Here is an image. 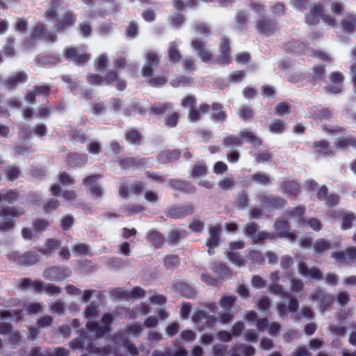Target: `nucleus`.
<instances>
[{"label":"nucleus","instance_id":"f257e3e1","mask_svg":"<svg viewBox=\"0 0 356 356\" xmlns=\"http://www.w3.org/2000/svg\"><path fill=\"white\" fill-rule=\"evenodd\" d=\"M195 98L192 96H188L182 101V105L186 108H189L188 120L191 122H197L206 113H211L213 119L218 122H222L225 119V114L221 111L220 105H214L212 108L208 106L204 105L198 110L193 109L195 105Z\"/></svg>","mask_w":356,"mask_h":356},{"label":"nucleus","instance_id":"f03ea898","mask_svg":"<svg viewBox=\"0 0 356 356\" xmlns=\"http://www.w3.org/2000/svg\"><path fill=\"white\" fill-rule=\"evenodd\" d=\"M72 183V179L65 173H62L59 177L58 184H54L51 187V193L54 195L59 194L61 191V195L66 200H72L74 197V194L71 191H64V187Z\"/></svg>","mask_w":356,"mask_h":356},{"label":"nucleus","instance_id":"7ed1b4c3","mask_svg":"<svg viewBox=\"0 0 356 356\" xmlns=\"http://www.w3.org/2000/svg\"><path fill=\"white\" fill-rule=\"evenodd\" d=\"M242 141L248 142L253 145H257L261 143V140L254 136L250 132H241L238 137L229 136L225 139V144L227 145H239Z\"/></svg>","mask_w":356,"mask_h":356},{"label":"nucleus","instance_id":"20e7f679","mask_svg":"<svg viewBox=\"0 0 356 356\" xmlns=\"http://www.w3.org/2000/svg\"><path fill=\"white\" fill-rule=\"evenodd\" d=\"M243 248V245L241 242H236L230 244L229 251L228 252V258L236 266H241L243 264L242 259L238 257L234 252L236 249H241Z\"/></svg>","mask_w":356,"mask_h":356},{"label":"nucleus","instance_id":"39448f33","mask_svg":"<svg viewBox=\"0 0 356 356\" xmlns=\"http://www.w3.org/2000/svg\"><path fill=\"white\" fill-rule=\"evenodd\" d=\"M343 79L340 73L334 72L330 75L331 85L328 86V90L332 93H337L340 91Z\"/></svg>","mask_w":356,"mask_h":356},{"label":"nucleus","instance_id":"423d86ee","mask_svg":"<svg viewBox=\"0 0 356 356\" xmlns=\"http://www.w3.org/2000/svg\"><path fill=\"white\" fill-rule=\"evenodd\" d=\"M322 15V8L321 6H315L311 8L309 13L306 17V22L309 24H316L320 16Z\"/></svg>","mask_w":356,"mask_h":356},{"label":"nucleus","instance_id":"0eeeda50","mask_svg":"<svg viewBox=\"0 0 356 356\" xmlns=\"http://www.w3.org/2000/svg\"><path fill=\"white\" fill-rule=\"evenodd\" d=\"M97 179V177L96 176L89 177L86 179V186L90 188L91 193L96 197L102 193L101 188L96 184Z\"/></svg>","mask_w":356,"mask_h":356},{"label":"nucleus","instance_id":"6e6552de","mask_svg":"<svg viewBox=\"0 0 356 356\" xmlns=\"http://www.w3.org/2000/svg\"><path fill=\"white\" fill-rule=\"evenodd\" d=\"M350 145L356 147V139H353L350 137H343L337 141L336 149L343 150Z\"/></svg>","mask_w":356,"mask_h":356},{"label":"nucleus","instance_id":"1a4fd4ad","mask_svg":"<svg viewBox=\"0 0 356 356\" xmlns=\"http://www.w3.org/2000/svg\"><path fill=\"white\" fill-rule=\"evenodd\" d=\"M274 28V24L266 19H262L257 26V30L262 33H270Z\"/></svg>","mask_w":356,"mask_h":356},{"label":"nucleus","instance_id":"9d476101","mask_svg":"<svg viewBox=\"0 0 356 356\" xmlns=\"http://www.w3.org/2000/svg\"><path fill=\"white\" fill-rule=\"evenodd\" d=\"M210 240L208 241V245L210 248H213L216 245L218 236L220 234V227L218 226H214L210 229Z\"/></svg>","mask_w":356,"mask_h":356},{"label":"nucleus","instance_id":"9b49d317","mask_svg":"<svg viewBox=\"0 0 356 356\" xmlns=\"http://www.w3.org/2000/svg\"><path fill=\"white\" fill-rule=\"evenodd\" d=\"M299 271L302 274L307 276H310L313 278H318L320 277V273L317 269L312 268L308 270L304 264L299 265Z\"/></svg>","mask_w":356,"mask_h":356},{"label":"nucleus","instance_id":"f8f14e48","mask_svg":"<svg viewBox=\"0 0 356 356\" xmlns=\"http://www.w3.org/2000/svg\"><path fill=\"white\" fill-rule=\"evenodd\" d=\"M285 124L280 120H275L269 125V131L273 134H280L283 131Z\"/></svg>","mask_w":356,"mask_h":356},{"label":"nucleus","instance_id":"ddd939ff","mask_svg":"<svg viewBox=\"0 0 356 356\" xmlns=\"http://www.w3.org/2000/svg\"><path fill=\"white\" fill-rule=\"evenodd\" d=\"M74 253L80 256L87 255L90 252V248L85 244L75 245L74 247Z\"/></svg>","mask_w":356,"mask_h":356},{"label":"nucleus","instance_id":"4468645a","mask_svg":"<svg viewBox=\"0 0 356 356\" xmlns=\"http://www.w3.org/2000/svg\"><path fill=\"white\" fill-rule=\"evenodd\" d=\"M74 17L71 13H66L59 21V28H64L74 23Z\"/></svg>","mask_w":356,"mask_h":356},{"label":"nucleus","instance_id":"2eb2a0df","mask_svg":"<svg viewBox=\"0 0 356 356\" xmlns=\"http://www.w3.org/2000/svg\"><path fill=\"white\" fill-rule=\"evenodd\" d=\"M290 112V106L286 103H280L275 107V113L277 115H282Z\"/></svg>","mask_w":356,"mask_h":356},{"label":"nucleus","instance_id":"dca6fc26","mask_svg":"<svg viewBox=\"0 0 356 356\" xmlns=\"http://www.w3.org/2000/svg\"><path fill=\"white\" fill-rule=\"evenodd\" d=\"M127 139L131 143H137L140 140V136L138 131L134 130H131L127 134Z\"/></svg>","mask_w":356,"mask_h":356},{"label":"nucleus","instance_id":"f3484780","mask_svg":"<svg viewBox=\"0 0 356 356\" xmlns=\"http://www.w3.org/2000/svg\"><path fill=\"white\" fill-rule=\"evenodd\" d=\"M356 26V18L351 17L342 23L344 31H350Z\"/></svg>","mask_w":356,"mask_h":356},{"label":"nucleus","instance_id":"a211bd4d","mask_svg":"<svg viewBox=\"0 0 356 356\" xmlns=\"http://www.w3.org/2000/svg\"><path fill=\"white\" fill-rule=\"evenodd\" d=\"M253 180L259 184H267L269 182L268 177L264 174L257 173L253 175Z\"/></svg>","mask_w":356,"mask_h":356},{"label":"nucleus","instance_id":"6ab92c4d","mask_svg":"<svg viewBox=\"0 0 356 356\" xmlns=\"http://www.w3.org/2000/svg\"><path fill=\"white\" fill-rule=\"evenodd\" d=\"M169 57L170 60L177 61L179 58V54L175 47V44H171L169 47Z\"/></svg>","mask_w":356,"mask_h":356},{"label":"nucleus","instance_id":"aec40b11","mask_svg":"<svg viewBox=\"0 0 356 356\" xmlns=\"http://www.w3.org/2000/svg\"><path fill=\"white\" fill-rule=\"evenodd\" d=\"M234 302V298L229 297V296H225L221 299L220 304L222 307V308L227 309H229L232 305Z\"/></svg>","mask_w":356,"mask_h":356},{"label":"nucleus","instance_id":"412c9836","mask_svg":"<svg viewBox=\"0 0 356 356\" xmlns=\"http://www.w3.org/2000/svg\"><path fill=\"white\" fill-rule=\"evenodd\" d=\"M316 149L317 152L322 154H328L330 150L327 144L325 142H320L316 145Z\"/></svg>","mask_w":356,"mask_h":356},{"label":"nucleus","instance_id":"4be33fe9","mask_svg":"<svg viewBox=\"0 0 356 356\" xmlns=\"http://www.w3.org/2000/svg\"><path fill=\"white\" fill-rule=\"evenodd\" d=\"M177 122V115L176 113H170L165 119V124L169 127H175Z\"/></svg>","mask_w":356,"mask_h":356},{"label":"nucleus","instance_id":"5701e85b","mask_svg":"<svg viewBox=\"0 0 356 356\" xmlns=\"http://www.w3.org/2000/svg\"><path fill=\"white\" fill-rule=\"evenodd\" d=\"M145 198L149 202L154 203L159 200V195L154 192L147 191L145 193Z\"/></svg>","mask_w":356,"mask_h":356},{"label":"nucleus","instance_id":"b1692460","mask_svg":"<svg viewBox=\"0 0 356 356\" xmlns=\"http://www.w3.org/2000/svg\"><path fill=\"white\" fill-rule=\"evenodd\" d=\"M150 239L154 242L156 245H159L162 243L163 238L157 232H152L149 235Z\"/></svg>","mask_w":356,"mask_h":356},{"label":"nucleus","instance_id":"393cba45","mask_svg":"<svg viewBox=\"0 0 356 356\" xmlns=\"http://www.w3.org/2000/svg\"><path fill=\"white\" fill-rule=\"evenodd\" d=\"M243 77V74L241 72H234L229 76V80L231 82H237L241 80Z\"/></svg>","mask_w":356,"mask_h":356},{"label":"nucleus","instance_id":"a878e982","mask_svg":"<svg viewBox=\"0 0 356 356\" xmlns=\"http://www.w3.org/2000/svg\"><path fill=\"white\" fill-rule=\"evenodd\" d=\"M88 149L89 152L96 154L99 153L101 151V147L99 143H92L89 145Z\"/></svg>","mask_w":356,"mask_h":356},{"label":"nucleus","instance_id":"bb28decb","mask_svg":"<svg viewBox=\"0 0 356 356\" xmlns=\"http://www.w3.org/2000/svg\"><path fill=\"white\" fill-rule=\"evenodd\" d=\"M220 49L222 51V54H223L224 56L223 62H226L227 56L229 54V48L228 46L227 45V42L225 40L222 42V43L220 44Z\"/></svg>","mask_w":356,"mask_h":356},{"label":"nucleus","instance_id":"cd10ccee","mask_svg":"<svg viewBox=\"0 0 356 356\" xmlns=\"http://www.w3.org/2000/svg\"><path fill=\"white\" fill-rule=\"evenodd\" d=\"M262 95L265 97H271L274 95V90L271 86H264L261 91Z\"/></svg>","mask_w":356,"mask_h":356},{"label":"nucleus","instance_id":"c85d7f7f","mask_svg":"<svg viewBox=\"0 0 356 356\" xmlns=\"http://www.w3.org/2000/svg\"><path fill=\"white\" fill-rule=\"evenodd\" d=\"M206 173V168L202 165L196 166L193 170V175L194 177H200Z\"/></svg>","mask_w":356,"mask_h":356},{"label":"nucleus","instance_id":"c756f323","mask_svg":"<svg viewBox=\"0 0 356 356\" xmlns=\"http://www.w3.org/2000/svg\"><path fill=\"white\" fill-rule=\"evenodd\" d=\"M249 55L247 53H241L236 56V60L238 63L245 64L249 61Z\"/></svg>","mask_w":356,"mask_h":356},{"label":"nucleus","instance_id":"7c9ffc66","mask_svg":"<svg viewBox=\"0 0 356 356\" xmlns=\"http://www.w3.org/2000/svg\"><path fill=\"white\" fill-rule=\"evenodd\" d=\"M227 169V165L222 162H217L213 166V170L216 173H222Z\"/></svg>","mask_w":356,"mask_h":356},{"label":"nucleus","instance_id":"2f4dec72","mask_svg":"<svg viewBox=\"0 0 356 356\" xmlns=\"http://www.w3.org/2000/svg\"><path fill=\"white\" fill-rule=\"evenodd\" d=\"M73 222V218L71 216H65L62 220V227L63 229H69Z\"/></svg>","mask_w":356,"mask_h":356},{"label":"nucleus","instance_id":"473e14b6","mask_svg":"<svg viewBox=\"0 0 356 356\" xmlns=\"http://www.w3.org/2000/svg\"><path fill=\"white\" fill-rule=\"evenodd\" d=\"M352 219H353V216L350 214H346L343 216V222H342V225H341V227L343 229L350 228V222Z\"/></svg>","mask_w":356,"mask_h":356},{"label":"nucleus","instance_id":"72a5a7b5","mask_svg":"<svg viewBox=\"0 0 356 356\" xmlns=\"http://www.w3.org/2000/svg\"><path fill=\"white\" fill-rule=\"evenodd\" d=\"M307 224L314 230H318L321 229V223L318 220H317L316 219H313V218L309 219L307 220Z\"/></svg>","mask_w":356,"mask_h":356},{"label":"nucleus","instance_id":"f704fd0d","mask_svg":"<svg viewBox=\"0 0 356 356\" xmlns=\"http://www.w3.org/2000/svg\"><path fill=\"white\" fill-rule=\"evenodd\" d=\"M288 192L292 195H297L299 192V186L297 184L291 183L287 186Z\"/></svg>","mask_w":356,"mask_h":356},{"label":"nucleus","instance_id":"c9c22d12","mask_svg":"<svg viewBox=\"0 0 356 356\" xmlns=\"http://www.w3.org/2000/svg\"><path fill=\"white\" fill-rule=\"evenodd\" d=\"M328 247L327 243L323 241H317L315 243V248L317 251H322L327 249Z\"/></svg>","mask_w":356,"mask_h":356},{"label":"nucleus","instance_id":"e433bc0d","mask_svg":"<svg viewBox=\"0 0 356 356\" xmlns=\"http://www.w3.org/2000/svg\"><path fill=\"white\" fill-rule=\"evenodd\" d=\"M107 63V58L104 56H100L97 58L96 61V67H103Z\"/></svg>","mask_w":356,"mask_h":356},{"label":"nucleus","instance_id":"4c0bfd02","mask_svg":"<svg viewBox=\"0 0 356 356\" xmlns=\"http://www.w3.org/2000/svg\"><path fill=\"white\" fill-rule=\"evenodd\" d=\"M239 115L243 119H248L251 116V111L248 108H243L239 111Z\"/></svg>","mask_w":356,"mask_h":356},{"label":"nucleus","instance_id":"58836bf2","mask_svg":"<svg viewBox=\"0 0 356 356\" xmlns=\"http://www.w3.org/2000/svg\"><path fill=\"white\" fill-rule=\"evenodd\" d=\"M191 306L188 304H184L181 307V314L184 318H186L190 312Z\"/></svg>","mask_w":356,"mask_h":356},{"label":"nucleus","instance_id":"ea45409f","mask_svg":"<svg viewBox=\"0 0 356 356\" xmlns=\"http://www.w3.org/2000/svg\"><path fill=\"white\" fill-rule=\"evenodd\" d=\"M131 296L134 298H140L144 296V291L140 288H134L131 291Z\"/></svg>","mask_w":356,"mask_h":356},{"label":"nucleus","instance_id":"a19ab883","mask_svg":"<svg viewBox=\"0 0 356 356\" xmlns=\"http://www.w3.org/2000/svg\"><path fill=\"white\" fill-rule=\"evenodd\" d=\"M44 289L45 291H47V293L51 294L59 293V289L56 286L51 284L46 285Z\"/></svg>","mask_w":356,"mask_h":356},{"label":"nucleus","instance_id":"79ce46f5","mask_svg":"<svg viewBox=\"0 0 356 356\" xmlns=\"http://www.w3.org/2000/svg\"><path fill=\"white\" fill-rule=\"evenodd\" d=\"M127 31L129 35L134 37L136 34V26L134 24H130L127 29Z\"/></svg>","mask_w":356,"mask_h":356},{"label":"nucleus","instance_id":"37998d69","mask_svg":"<svg viewBox=\"0 0 356 356\" xmlns=\"http://www.w3.org/2000/svg\"><path fill=\"white\" fill-rule=\"evenodd\" d=\"M179 330V326L176 323H173L171 325H170L168 328L167 332L169 335L172 336L177 333Z\"/></svg>","mask_w":356,"mask_h":356},{"label":"nucleus","instance_id":"c03bdc74","mask_svg":"<svg viewBox=\"0 0 356 356\" xmlns=\"http://www.w3.org/2000/svg\"><path fill=\"white\" fill-rule=\"evenodd\" d=\"M245 229L246 234L249 236H252L256 232V227L253 225H247Z\"/></svg>","mask_w":356,"mask_h":356},{"label":"nucleus","instance_id":"a18cd8bd","mask_svg":"<svg viewBox=\"0 0 356 356\" xmlns=\"http://www.w3.org/2000/svg\"><path fill=\"white\" fill-rule=\"evenodd\" d=\"M220 185L222 188L227 189L232 186V181L229 179H225L220 183Z\"/></svg>","mask_w":356,"mask_h":356},{"label":"nucleus","instance_id":"49530a36","mask_svg":"<svg viewBox=\"0 0 356 356\" xmlns=\"http://www.w3.org/2000/svg\"><path fill=\"white\" fill-rule=\"evenodd\" d=\"M341 9V6L338 3H334L331 5V10L334 15L339 14Z\"/></svg>","mask_w":356,"mask_h":356},{"label":"nucleus","instance_id":"de8ad7c7","mask_svg":"<svg viewBox=\"0 0 356 356\" xmlns=\"http://www.w3.org/2000/svg\"><path fill=\"white\" fill-rule=\"evenodd\" d=\"M269 305V300L268 298H261L258 302L259 307L261 309H264L267 308Z\"/></svg>","mask_w":356,"mask_h":356},{"label":"nucleus","instance_id":"09e8293b","mask_svg":"<svg viewBox=\"0 0 356 356\" xmlns=\"http://www.w3.org/2000/svg\"><path fill=\"white\" fill-rule=\"evenodd\" d=\"M120 252L124 255L129 254V245L127 243H122L120 246Z\"/></svg>","mask_w":356,"mask_h":356},{"label":"nucleus","instance_id":"8fccbe9b","mask_svg":"<svg viewBox=\"0 0 356 356\" xmlns=\"http://www.w3.org/2000/svg\"><path fill=\"white\" fill-rule=\"evenodd\" d=\"M40 309H41L40 305L39 304H36V303L30 305L28 307V311L30 313H36L38 311H40Z\"/></svg>","mask_w":356,"mask_h":356},{"label":"nucleus","instance_id":"3c124183","mask_svg":"<svg viewBox=\"0 0 356 356\" xmlns=\"http://www.w3.org/2000/svg\"><path fill=\"white\" fill-rule=\"evenodd\" d=\"M157 63V57L154 53H149L147 56L148 65H153Z\"/></svg>","mask_w":356,"mask_h":356},{"label":"nucleus","instance_id":"603ef678","mask_svg":"<svg viewBox=\"0 0 356 356\" xmlns=\"http://www.w3.org/2000/svg\"><path fill=\"white\" fill-rule=\"evenodd\" d=\"M152 301L156 304L162 305L165 302V298L162 296H155L152 298Z\"/></svg>","mask_w":356,"mask_h":356},{"label":"nucleus","instance_id":"864d4df0","mask_svg":"<svg viewBox=\"0 0 356 356\" xmlns=\"http://www.w3.org/2000/svg\"><path fill=\"white\" fill-rule=\"evenodd\" d=\"M181 336L183 339L190 341L194 338V333L192 331H185Z\"/></svg>","mask_w":356,"mask_h":356},{"label":"nucleus","instance_id":"5fc2aeb1","mask_svg":"<svg viewBox=\"0 0 356 356\" xmlns=\"http://www.w3.org/2000/svg\"><path fill=\"white\" fill-rule=\"evenodd\" d=\"M253 286L256 287H260L263 285V280L259 277H254L252 280Z\"/></svg>","mask_w":356,"mask_h":356},{"label":"nucleus","instance_id":"6e6d98bb","mask_svg":"<svg viewBox=\"0 0 356 356\" xmlns=\"http://www.w3.org/2000/svg\"><path fill=\"white\" fill-rule=\"evenodd\" d=\"M90 31V27L87 24H81V33L83 36H87Z\"/></svg>","mask_w":356,"mask_h":356},{"label":"nucleus","instance_id":"4d7b16f0","mask_svg":"<svg viewBox=\"0 0 356 356\" xmlns=\"http://www.w3.org/2000/svg\"><path fill=\"white\" fill-rule=\"evenodd\" d=\"M65 54L69 58H74L76 55V51L72 48H69L65 50Z\"/></svg>","mask_w":356,"mask_h":356},{"label":"nucleus","instance_id":"13d9d810","mask_svg":"<svg viewBox=\"0 0 356 356\" xmlns=\"http://www.w3.org/2000/svg\"><path fill=\"white\" fill-rule=\"evenodd\" d=\"M227 158L230 162H236L238 159V154L235 152H231L228 154Z\"/></svg>","mask_w":356,"mask_h":356},{"label":"nucleus","instance_id":"bf43d9fd","mask_svg":"<svg viewBox=\"0 0 356 356\" xmlns=\"http://www.w3.org/2000/svg\"><path fill=\"white\" fill-rule=\"evenodd\" d=\"M55 15H56V10H55L54 8H51L47 12L46 17L49 20H53L55 17Z\"/></svg>","mask_w":356,"mask_h":356},{"label":"nucleus","instance_id":"052dcab7","mask_svg":"<svg viewBox=\"0 0 356 356\" xmlns=\"http://www.w3.org/2000/svg\"><path fill=\"white\" fill-rule=\"evenodd\" d=\"M243 94L245 97H251L254 95L255 91L252 88H247L244 90Z\"/></svg>","mask_w":356,"mask_h":356},{"label":"nucleus","instance_id":"680f3d73","mask_svg":"<svg viewBox=\"0 0 356 356\" xmlns=\"http://www.w3.org/2000/svg\"><path fill=\"white\" fill-rule=\"evenodd\" d=\"M261 347L264 349H268L272 347V341L270 339H264L261 342Z\"/></svg>","mask_w":356,"mask_h":356},{"label":"nucleus","instance_id":"e2e57ef3","mask_svg":"<svg viewBox=\"0 0 356 356\" xmlns=\"http://www.w3.org/2000/svg\"><path fill=\"white\" fill-rule=\"evenodd\" d=\"M143 18L147 21H152L154 19V13L152 11H146L143 14Z\"/></svg>","mask_w":356,"mask_h":356},{"label":"nucleus","instance_id":"0e129e2a","mask_svg":"<svg viewBox=\"0 0 356 356\" xmlns=\"http://www.w3.org/2000/svg\"><path fill=\"white\" fill-rule=\"evenodd\" d=\"M47 226V222L44 221H38L35 223V227L38 230H42Z\"/></svg>","mask_w":356,"mask_h":356},{"label":"nucleus","instance_id":"69168bd1","mask_svg":"<svg viewBox=\"0 0 356 356\" xmlns=\"http://www.w3.org/2000/svg\"><path fill=\"white\" fill-rule=\"evenodd\" d=\"M322 17L325 22L328 25L333 26L334 24V19L332 17H330L328 15H322Z\"/></svg>","mask_w":356,"mask_h":356},{"label":"nucleus","instance_id":"338daca9","mask_svg":"<svg viewBox=\"0 0 356 356\" xmlns=\"http://www.w3.org/2000/svg\"><path fill=\"white\" fill-rule=\"evenodd\" d=\"M16 26H17V29L19 31H22V30H24L25 29V27L26 26V23L25 21L19 19V20L17 21Z\"/></svg>","mask_w":356,"mask_h":356},{"label":"nucleus","instance_id":"774afa93","mask_svg":"<svg viewBox=\"0 0 356 356\" xmlns=\"http://www.w3.org/2000/svg\"><path fill=\"white\" fill-rule=\"evenodd\" d=\"M172 20L175 25L178 26L183 22V18L181 15H177L172 18Z\"/></svg>","mask_w":356,"mask_h":356}]
</instances>
